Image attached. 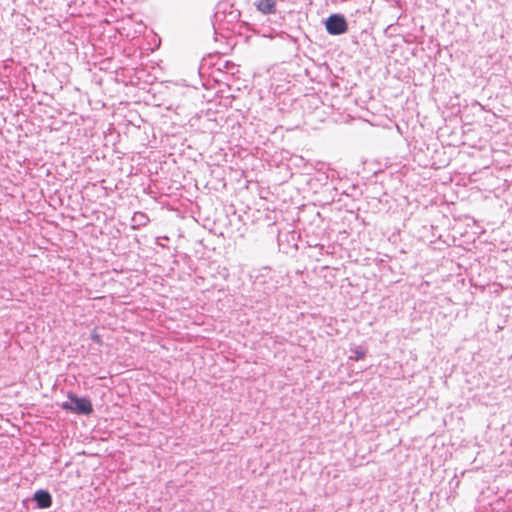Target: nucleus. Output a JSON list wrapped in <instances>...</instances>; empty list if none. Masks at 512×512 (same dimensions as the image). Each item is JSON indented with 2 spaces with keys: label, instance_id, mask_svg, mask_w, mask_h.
<instances>
[{
  "label": "nucleus",
  "instance_id": "5",
  "mask_svg": "<svg viewBox=\"0 0 512 512\" xmlns=\"http://www.w3.org/2000/svg\"><path fill=\"white\" fill-rule=\"evenodd\" d=\"M354 354H355V356H354V357H352V358H353L354 360H356V361H358V360H362V359H364V358H365V356H366V352H365V350L360 349V348L355 349V350H354Z\"/></svg>",
  "mask_w": 512,
  "mask_h": 512
},
{
  "label": "nucleus",
  "instance_id": "6",
  "mask_svg": "<svg viewBox=\"0 0 512 512\" xmlns=\"http://www.w3.org/2000/svg\"><path fill=\"white\" fill-rule=\"evenodd\" d=\"M91 338H92V340H93L94 342H96V343H97V344H99V345H101V344L103 343V341H102V337H101L98 333H96V332H93V333L91 334Z\"/></svg>",
  "mask_w": 512,
  "mask_h": 512
},
{
  "label": "nucleus",
  "instance_id": "4",
  "mask_svg": "<svg viewBox=\"0 0 512 512\" xmlns=\"http://www.w3.org/2000/svg\"><path fill=\"white\" fill-rule=\"evenodd\" d=\"M276 3V0H260L258 3V10L265 14L275 13Z\"/></svg>",
  "mask_w": 512,
  "mask_h": 512
},
{
  "label": "nucleus",
  "instance_id": "2",
  "mask_svg": "<svg viewBox=\"0 0 512 512\" xmlns=\"http://www.w3.org/2000/svg\"><path fill=\"white\" fill-rule=\"evenodd\" d=\"M326 30L331 35L343 34L348 30L345 18L338 14L329 16L325 22Z\"/></svg>",
  "mask_w": 512,
  "mask_h": 512
},
{
  "label": "nucleus",
  "instance_id": "1",
  "mask_svg": "<svg viewBox=\"0 0 512 512\" xmlns=\"http://www.w3.org/2000/svg\"><path fill=\"white\" fill-rule=\"evenodd\" d=\"M71 403H63L62 407L77 414L89 415L93 411L90 400L86 398L70 397Z\"/></svg>",
  "mask_w": 512,
  "mask_h": 512
},
{
  "label": "nucleus",
  "instance_id": "3",
  "mask_svg": "<svg viewBox=\"0 0 512 512\" xmlns=\"http://www.w3.org/2000/svg\"><path fill=\"white\" fill-rule=\"evenodd\" d=\"M34 500L41 509L49 508L52 505V498L49 492L38 490L34 494Z\"/></svg>",
  "mask_w": 512,
  "mask_h": 512
}]
</instances>
